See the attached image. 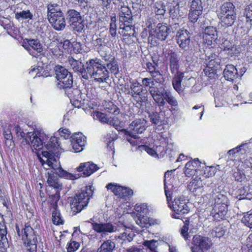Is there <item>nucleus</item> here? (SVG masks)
<instances>
[{"instance_id":"obj_1","label":"nucleus","mask_w":252,"mask_h":252,"mask_svg":"<svg viewBox=\"0 0 252 252\" xmlns=\"http://www.w3.org/2000/svg\"><path fill=\"white\" fill-rule=\"evenodd\" d=\"M70 67L79 73L85 79L89 77L99 83L106 82L109 78V72L98 59H91L87 62L85 67L80 60H77L70 57L68 59Z\"/></svg>"},{"instance_id":"obj_2","label":"nucleus","mask_w":252,"mask_h":252,"mask_svg":"<svg viewBox=\"0 0 252 252\" xmlns=\"http://www.w3.org/2000/svg\"><path fill=\"white\" fill-rule=\"evenodd\" d=\"M59 147L60 144L58 138L55 136L51 137L49 143L46 146L48 151L42 152L43 156L47 158V165L52 166L53 169L56 171V174L61 177L71 180L78 178L79 177L78 175H76L69 173L61 168L60 162L55 157Z\"/></svg>"},{"instance_id":"obj_3","label":"nucleus","mask_w":252,"mask_h":252,"mask_svg":"<svg viewBox=\"0 0 252 252\" xmlns=\"http://www.w3.org/2000/svg\"><path fill=\"white\" fill-rule=\"evenodd\" d=\"M93 194L91 187H86L74 196L68 198L70 203V212L72 215L80 212L89 203L90 197Z\"/></svg>"},{"instance_id":"obj_4","label":"nucleus","mask_w":252,"mask_h":252,"mask_svg":"<svg viewBox=\"0 0 252 252\" xmlns=\"http://www.w3.org/2000/svg\"><path fill=\"white\" fill-rule=\"evenodd\" d=\"M150 92L151 95L159 107L164 106L166 102L172 106L175 107L178 105L175 97L163 87H160L159 89L153 88L151 89Z\"/></svg>"},{"instance_id":"obj_5","label":"nucleus","mask_w":252,"mask_h":252,"mask_svg":"<svg viewBox=\"0 0 252 252\" xmlns=\"http://www.w3.org/2000/svg\"><path fill=\"white\" fill-rule=\"evenodd\" d=\"M22 240L26 252H37V232L29 223L25 225L21 231Z\"/></svg>"},{"instance_id":"obj_6","label":"nucleus","mask_w":252,"mask_h":252,"mask_svg":"<svg viewBox=\"0 0 252 252\" xmlns=\"http://www.w3.org/2000/svg\"><path fill=\"white\" fill-rule=\"evenodd\" d=\"M172 200L171 194L170 193V197L169 198V202L170 206H168L172 209L174 213L172 215L173 218L179 219L182 216L188 214L189 212V208L188 203L186 201L184 197H179L175 198L173 202H171ZM167 201H168L167 200ZM169 204L168 202H167Z\"/></svg>"},{"instance_id":"obj_7","label":"nucleus","mask_w":252,"mask_h":252,"mask_svg":"<svg viewBox=\"0 0 252 252\" xmlns=\"http://www.w3.org/2000/svg\"><path fill=\"white\" fill-rule=\"evenodd\" d=\"M128 94L130 95L138 106L141 108L148 102V93L144 91L143 87L137 82H133L130 85Z\"/></svg>"},{"instance_id":"obj_8","label":"nucleus","mask_w":252,"mask_h":252,"mask_svg":"<svg viewBox=\"0 0 252 252\" xmlns=\"http://www.w3.org/2000/svg\"><path fill=\"white\" fill-rule=\"evenodd\" d=\"M145 129V123L144 120L136 119L130 123L128 130L122 129L121 132H124L125 135L136 139L139 138L137 134L142 133Z\"/></svg>"},{"instance_id":"obj_9","label":"nucleus","mask_w":252,"mask_h":252,"mask_svg":"<svg viewBox=\"0 0 252 252\" xmlns=\"http://www.w3.org/2000/svg\"><path fill=\"white\" fill-rule=\"evenodd\" d=\"M192 252H206L212 245L211 240L207 237L195 235L192 239Z\"/></svg>"},{"instance_id":"obj_10","label":"nucleus","mask_w":252,"mask_h":252,"mask_svg":"<svg viewBox=\"0 0 252 252\" xmlns=\"http://www.w3.org/2000/svg\"><path fill=\"white\" fill-rule=\"evenodd\" d=\"M73 78L71 74L63 78L57 84V87L60 89H64L69 97H74L75 94H79L80 91L76 88H72Z\"/></svg>"},{"instance_id":"obj_11","label":"nucleus","mask_w":252,"mask_h":252,"mask_svg":"<svg viewBox=\"0 0 252 252\" xmlns=\"http://www.w3.org/2000/svg\"><path fill=\"white\" fill-rule=\"evenodd\" d=\"M163 54L166 58H169L171 73L173 74L181 73L178 71L179 58L177 54L173 49H170V47L163 49Z\"/></svg>"},{"instance_id":"obj_12","label":"nucleus","mask_w":252,"mask_h":252,"mask_svg":"<svg viewBox=\"0 0 252 252\" xmlns=\"http://www.w3.org/2000/svg\"><path fill=\"white\" fill-rule=\"evenodd\" d=\"M93 229L96 232L104 235L120 231L117 225L113 224L110 222L104 223L92 222Z\"/></svg>"},{"instance_id":"obj_13","label":"nucleus","mask_w":252,"mask_h":252,"mask_svg":"<svg viewBox=\"0 0 252 252\" xmlns=\"http://www.w3.org/2000/svg\"><path fill=\"white\" fill-rule=\"evenodd\" d=\"M41 135H37L34 132L27 133V136L25 139V144L31 145L35 150H39L42 148L43 142L41 139Z\"/></svg>"},{"instance_id":"obj_14","label":"nucleus","mask_w":252,"mask_h":252,"mask_svg":"<svg viewBox=\"0 0 252 252\" xmlns=\"http://www.w3.org/2000/svg\"><path fill=\"white\" fill-rule=\"evenodd\" d=\"M213 197L215 200V207L219 210L217 214L220 219H223L227 212V205L225 203L226 197L220 193H218Z\"/></svg>"},{"instance_id":"obj_15","label":"nucleus","mask_w":252,"mask_h":252,"mask_svg":"<svg viewBox=\"0 0 252 252\" xmlns=\"http://www.w3.org/2000/svg\"><path fill=\"white\" fill-rule=\"evenodd\" d=\"M190 34L187 30H180L176 34V38L179 47L182 49L187 47L190 41Z\"/></svg>"},{"instance_id":"obj_16","label":"nucleus","mask_w":252,"mask_h":252,"mask_svg":"<svg viewBox=\"0 0 252 252\" xmlns=\"http://www.w3.org/2000/svg\"><path fill=\"white\" fill-rule=\"evenodd\" d=\"M98 169L97 165L93 163L87 162L81 163L77 168L78 172H82L85 176H89Z\"/></svg>"},{"instance_id":"obj_17","label":"nucleus","mask_w":252,"mask_h":252,"mask_svg":"<svg viewBox=\"0 0 252 252\" xmlns=\"http://www.w3.org/2000/svg\"><path fill=\"white\" fill-rule=\"evenodd\" d=\"M188 187L189 191L196 193V195H199L202 193L203 184L200 178L196 177L193 179L189 182Z\"/></svg>"},{"instance_id":"obj_18","label":"nucleus","mask_w":252,"mask_h":252,"mask_svg":"<svg viewBox=\"0 0 252 252\" xmlns=\"http://www.w3.org/2000/svg\"><path fill=\"white\" fill-rule=\"evenodd\" d=\"M26 40L27 43L24 42L23 46L27 50L30 51L32 49L37 53H40L42 51V46L38 40L34 39H26Z\"/></svg>"},{"instance_id":"obj_19","label":"nucleus","mask_w":252,"mask_h":252,"mask_svg":"<svg viewBox=\"0 0 252 252\" xmlns=\"http://www.w3.org/2000/svg\"><path fill=\"white\" fill-rule=\"evenodd\" d=\"M48 19L56 30H62L65 27V21L63 17H48Z\"/></svg>"},{"instance_id":"obj_20","label":"nucleus","mask_w":252,"mask_h":252,"mask_svg":"<svg viewBox=\"0 0 252 252\" xmlns=\"http://www.w3.org/2000/svg\"><path fill=\"white\" fill-rule=\"evenodd\" d=\"M203 6L201 0H193L191 1L189 16H200L202 13Z\"/></svg>"},{"instance_id":"obj_21","label":"nucleus","mask_w":252,"mask_h":252,"mask_svg":"<svg viewBox=\"0 0 252 252\" xmlns=\"http://www.w3.org/2000/svg\"><path fill=\"white\" fill-rule=\"evenodd\" d=\"M223 75L225 79L232 81L237 78L238 71L234 65L228 64L223 71Z\"/></svg>"},{"instance_id":"obj_22","label":"nucleus","mask_w":252,"mask_h":252,"mask_svg":"<svg viewBox=\"0 0 252 252\" xmlns=\"http://www.w3.org/2000/svg\"><path fill=\"white\" fill-rule=\"evenodd\" d=\"M48 177L47 182L52 187V190L62 189V184L59 181V177L54 173L48 172Z\"/></svg>"},{"instance_id":"obj_23","label":"nucleus","mask_w":252,"mask_h":252,"mask_svg":"<svg viewBox=\"0 0 252 252\" xmlns=\"http://www.w3.org/2000/svg\"><path fill=\"white\" fill-rule=\"evenodd\" d=\"M170 32V28L166 25L158 24L156 30L157 37L162 41L166 39Z\"/></svg>"},{"instance_id":"obj_24","label":"nucleus","mask_w":252,"mask_h":252,"mask_svg":"<svg viewBox=\"0 0 252 252\" xmlns=\"http://www.w3.org/2000/svg\"><path fill=\"white\" fill-rule=\"evenodd\" d=\"M214 62L213 60H211L204 69L205 75L210 79H214L218 77L217 67L213 64Z\"/></svg>"},{"instance_id":"obj_25","label":"nucleus","mask_w":252,"mask_h":252,"mask_svg":"<svg viewBox=\"0 0 252 252\" xmlns=\"http://www.w3.org/2000/svg\"><path fill=\"white\" fill-rule=\"evenodd\" d=\"M70 22H71V27L75 31L80 32L84 28V23L82 17H71Z\"/></svg>"},{"instance_id":"obj_26","label":"nucleus","mask_w":252,"mask_h":252,"mask_svg":"<svg viewBox=\"0 0 252 252\" xmlns=\"http://www.w3.org/2000/svg\"><path fill=\"white\" fill-rule=\"evenodd\" d=\"M235 6L231 2H225L220 7V14L225 16H234L236 15Z\"/></svg>"},{"instance_id":"obj_27","label":"nucleus","mask_w":252,"mask_h":252,"mask_svg":"<svg viewBox=\"0 0 252 252\" xmlns=\"http://www.w3.org/2000/svg\"><path fill=\"white\" fill-rule=\"evenodd\" d=\"M115 247V242L111 239H108L103 242L96 252H113Z\"/></svg>"},{"instance_id":"obj_28","label":"nucleus","mask_w":252,"mask_h":252,"mask_svg":"<svg viewBox=\"0 0 252 252\" xmlns=\"http://www.w3.org/2000/svg\"><path fill=\"white\" fill-rule=\"evenodd\" d=\"M184 75L183 73H176L175 77L172 80V85L174 89L180 94L183 92L181 82L182 81Z\"/></svg>"},{"instance_id":"obj_29","label":"nucleus","mask_w":252,"mask_h":252,"mask_svg":"<svg viewBox=\"0 0 252 252\" xmlns=\"http://www.w3.org/2000/svg\"><path fill=\"white\" fill-rule=\"evenodd\" d=\"M55 71L56 77L58 81L71 74L66 68L60 65H56L55 67Z\"/></svg>"},{"instance_id":"obj_30","label":"nucleus","mask_w":252,"mask_h":252,"mask_svg":"<svg viewBox=\"0 0 252 252\" xmlns=\"http://www.w3.org/2000/svg\"><path fill=\"white\" fill-rule=\"evenodd\" d=\"M197 168V165L193 164V162L189 161L185 165L184 173L186 176L189 177L195 174Z\"/></svg>"},{"instance_id":"obj_31","label":"nucleus","mask_w":252,"mask_h":252,"mask_svg":"<svg viewBox=\"0 0 252 252\" xmlns=\"http://www.w3.org/2000/svg\"><path fill=\"white\" fill-rule=\"evenodd\" d=\"M62 189L52 190L50 195V203L53 208H58V202L60 198V190Z\"/></svg>"},{"instance_id":"obj_32","label":"nucleus","mask_w":252,"mask_h":252,"mask_svg":"<svg viewBox=\"0 0 252 252\" xmlns=\"http://www.w3.org/2000/svg\"><path fill=\"white\" fill-rule=\"evenodd\" d=\"M154 10L157 16H163L166 9L165 6L162 1H157L153 7Z\"/></svg>"},{"instance_id":"obj_33","label":"nucleus","mask_w":252,"mask_h":252,"mask_svg":"<svg viewBox=\"0 0 252 252\" xmlns=\"http://www.w3.org/2000/svg\"><path fill=\"white\" fill-rule=\"evenodd\" d=\"M62 16V11L59 6L56 3H50L48 6L47 16Z\"/></svg>"},{"instance_id":"obj_34","label":"nucleus","mask_w":252,"mask_h":252,"mask_svg":"<svg viewBox=\"0 0 252 252\" xmlns=\"http://www.w3.org/2000/svg\"><path fill=\"white\" fill-rule=\"evenodd\" d=\"M106 188L108 189L111 190L115 195L120 196L124 194L125 192H124V190H126V189H124L122 187L115 185L113 183L108 184Z\"/></svg>"},{"instance_id":"obj_35","label":"nucleus","mask_w":252,"mask_h":252,"mask_svg":"<svg viewBox=\"0 0 252 252\" xmlns=\"http://www.w3.org/2000/svg\"><path fill=\"white\" fill-rule=\"evenodd\" d=\"M137 217V218L135 220V221L141 227H147L148 225H150L149 218L148 217L138 213Z\"/></svg>"},{"instance_id":"obj_36","label":"nucleus","mask_w":252,"mask_h":252,"mask_svg":"<svg viewBox=\"0 0 252 252\" xmlns=\"http://www.w3.org/2000/svg\"><path fill=\"white\" fill-rule=\"evenodd\" d=\"M150 122L155 125L161 124V118L159 113L157 112H148Z\"/></svg>"},{"instance_id":"obj_37","label":"nucleus","mask_w":252,"mask_h":252,"mask_svg":"<svg viewBox=\"0 0 252 252\" xmlns=\"http://www.w3.org/2000/svg\"><path fill=\"white\" fill-rule=\"evenodd\" d=\"M53 209H54L52 212V220L53 223L56 225L63 224V220L60 211L58 210V208Z\"/></svg>"},{"instance_id":"obj_38","label":"nucleus","mask_w":252,"mask_h":252,"mask_svg":"<svg viewBox=\"0 0 252 252\" xmlns=\"http://www.w3.org/2000/svg\"><path fill=\"white\" fill-rule=\"evenodd\" d=\"M103 65V64H102ZM106 69H109L111 72L115 75L118 74L119 73V67L117 62L114 61V59H112V60L110 61V63L106 64V67L104 65ZM109 71L108 70H107ZM109 73V72H108Z\"/></svg>"},{"instance_id":"obj_39","label":"nucleus","mask_w":252,"mask_h":252,"mask_svg":"<svg viewBox=\"0 0 252 252\" xmlns=\"http://www.w3.org/2000/svg\"><path fill=\"white\" fill-rule=\"evenodd\" d=\"M183 11H186L185 8L183 7H180L178 4L170 7L169 14L171 16H182L184 12Z\"/></svg>"},{"instance_id":"obj_40","label":"nucleus","mask_w":252,"mask_h":252,"mask_svg":"<svg viewBox=\"0 0 252 252\" xmlns=\"http://www.w3.org/2000/svg\"><path fill=\"white\" fill-rule=\"evenodd\" d=\"M143 245L147 247L152 252H158L157 248L158 245V241L147 240L143 242Z\"/></svg>"},{"instance_id":"obj_41","label":"nucleus","mask_w":252,"mask_h":252,"mask_svg":"<svg viewBox=\"0 0 252 252\" xmlns=\"http://www.w3.org/2000/svg\"><path fill=\"white\" fill-rule=\"evenodd\" d=\"M71 138L76 139V141L79 144L80 146L85 147L86 144V137L81 133H78L73 134Z\"/></svg>"},{"instance_id":"obj_42","label":"nucleus","mask_w":252,"mask_h":252,"mask_svg":"<svg viewBox=\"0 0 252 252\" xmlns=\"http://www.w3.org/2000/svg\"><path fill=\"white\" fill-rule=\"evenodd\" d=\"M120 21L123 22L124 27L122 28L125 31H128V29H131L132 27L130 23H131L132 21V17H119Z\"/></svg>"},{"instance_id":"obj_43","label":"nucleus","mask_w":252,"mask_h":252,"mask_svg":"<svg viewBox=\"0 0 252 252\" xmlns=\"http://www.w3.org/2000/svg\"><path fill=\"white\" fill-rule=\"evenodd\" d=\"M142 84L145 88L149 87L148 91L151 94V89L153 88L155 89H159V88L155 86L154 81L151 78H144L142 80Z\"/></svg>"},{"instance_id":"obj_44","label":"nucleus","mask_w":252,"mask_h":252,"mask_svg":"<svg viewBox=\"0 0 252 252\" xmlns=\"http://www.w3.org/2000/svg\"><path fill=\"white\" fill-rule=\"evenodd\" d=\"M208 36H211L212 38H217V31L213 27H207L204 31L203 38H208Z\"/></svg>"},{"instance_id":"obj_45","label":"nucleus","mask_w":252,"mask_h":252,"mask_svg":"<svg viewBox=\"0 0 252 252\" xmlns=\"http://www.w3.org/2000/svg\"><path fill=\"white\" fill-rule=\"evenodd\" d=\"M3 136L5 140V144L8 146L12 145L13 143V136L11 133V130L9 128L4 129Z\"/></svg>"},{"instance_id":"obj_46","label":"nucleus","mask_w":252,"mask_h":252,"mask_svg":"<svg viewBox=\"0 0 252 252\" xmlns=\"http://www.w3.org/2000/svg\"><path fill=\"white\" fill-rule=\"evenodd\" d=\"M152 79L157 83L162 84L164 81L162 75L160 73L158 69L155 71L150 74Z\"/></svg>"},{"instance_id":"obj_47","label":"nucleus","mask_w":252,"mask_h":252,"mask_svg":"<svg viewBox=\"0 0 252 252\" xmlns=\"http://www.w3.org/2000/svg\"><path fill=\"white\" fill-rule=\"evenodd\" d=\"M242 221L245 225L250 228H252V212H247L242 219Z\"/></svg>"},{"instance_id":"obj_48","label":"nucleus","mask_w":252,"mask_h":252,"mask_svg":"<svg viewBox=\"0 0 252 252\" xmlns=\"http://www.w3.org/2000/svg\"><path fill=\"white\" fill-rule=\"evenodd\" d=\"M108 125L113 126L118 131H121L122 129L121 122L117 118H111L108 121Z\"/></svg>"},{"instance_id":"obj_49","label":"nucleus","mask_w":252,"mask_h":252,"mask_svg":"<svg viewBox=\"0 0 252 252\" xmlns=\"http://www.w3.org/2000/svg\"><path fill=\"white\" fill-rule=\"evenodd\" d=\"M235 17H220V20L222 26H231L234 22Z\"/></svg>"},{"instance_id":"obj_50","label":"nucleus","mask_w":252,"mask_h":252,"mask_svg":"<svg viewBox=\"0 0 252 252\" xmlns=\"http://www.w3.org/2000/svg\"><path fill=\"white\" fill-rule=\"evenodd\" d=\"M95 116L96 118L98 119L101 123L107 124H108V121H109L111 119V118L107 117L106 114L100 112H96Z\"/></svg>"},{"instance_id":"obj_51","label":"nucleus","mask_w":252,"mask_h":252,"mask_svg":"<svg viewBox=\"0 0 252 252\" xmlns=\"http://www.w3.org/2000/svg\"><path fill=\"white\" fill-rule=\"evenodd\" d=\"M135 210L136 212L140 213L146 214L148 212V206L147 204L143 203L140 205L136 204L135 206Z\"/></svg>"},{"instance_id":"obj_52","label":"nucleus","mask_w":252,"mask_h":252,"mask_svg":"<svg viewBox=\"0 0 252 252\" xmlns=\"http://www.w3.org/2000/svg\"><path fill=\"white\" fill-rule=\"evenodd\" d=\"M172 172V170L171 171H167L165 172L164 174V191H165V194L166 196V198L167 199L168 202H169V198L170 197V192L167 189V187L166 185V179L167 177H169V176L171 175V173ZM169 206H170L169 202H168Z\"/></svg>"},{"instance_id":"obj_53","label":"nucleus","mask_w":252,"mask_h":252,"mask_svg":"<svg viewBox=\"0 0 252 252\" xmlns=\"http://www.w3.org/2000/svg\"><path fill=\"white\" fill-rule=\"evenodd\" d=\"M189 229V224L186 221L181 229V234L186 240H188L189 237L188 233Z\"/></svg>"},{"instance_id":"obj_54","label":"nucleus","mask_w":252,"mask_h":252,"mask_svg":"<svg viewBox=\"0 0 252 252\" xmlns=\"http://www.w3.org/2000/svg\"><path fill=\"white\" fill-rule=\"evenodd\" d=\"M79 246L80 244L79 243L72 241L67 245V252H74L79 248Z\"/></svg>"},{"instance_id":"obj_55","label":"nucleus","mask_w":252,"mask_h":252,"mask_svg":"<svg viewBox=\"0 0 252 252\" xmlns=\"http://www.w3.org/2000/svg\"><path fill=\"white\" fill-rule=\"evenodd\" d=\"M233 176L236 181L240 182L245 178V176L242 171L238 170L233 173Z\"/></svg>"},{"instance_id":"obj_56","label":"nucleus","mask_w":252,"mask_h":252,"mask_svg":"<svg viewBox=\"0 0 252 252\" xmlns=\"http://www.w3.org/2000/svg\"><path fill=\"white\" fill-rule=\"evenodd\" d=\"M75 140L76 139H72V138H71V144L72 148L75 152H81L84 149V147L80 146L79 144H78Z\"/></svg>"},{"instance_id":"obj_57","label":"nucleus","mask_w":252,"mask_h":252,"mask_svg":"<svg viewBox=\"0 0 252 252\" xmlns=\"http://www.w3.org/2000/svg\"><path fill=\"white\" fill-rule=\"evenodd\" d=\"M146 66L148 71L150 74L158 69V65L155 63L148 62L146 63Z\"/></svg>"},{"instance_id":"obj_58","label":"nucleus","mask_w":252,"mask_h":252,"mask_svg":"<svg viewBox=\"0 0 252 252\" xmlns=\"http://www.w3.org/2000/svg\"><path fill=\"white\" fill-rule=\"evenodd\" d=\"M224 50L227 52V54L230 56H232L233 55L237 54L239 53V51L234 45L233 46H231L230 47H225Z\"/></svg>"},{"instance_id":"obj_59","label":"nucleus","mask_w":252,"mask_h":252,"mask_svg":"<svg viewBox=\"0 0 252 252\" xmlns=\"http://www.w3.org/2000/svg\"><path fill=\"white\" fill-rule=\"evenodd\" d=\"M59 133L61 137L64 139H66L70 135L71 132L67 128H60L59 130Z\"/></svg>"},{"instance_id":"obj_60","label":"nucleus","mask_w":252,"mask_h":252,"mask_svg":"<svg viewBox=\"0 0 252 252\" xmlns=\"http://www.w3.org/2000/svg\"><path fill=\"white\" fill-rule=\"evenodd\" d=\"M246 144H242L240 146H237L235 148H233L231 150H230L228 151L227 154L229 155H233V154L238 153L239 151H241L242 150V147H244V146H246Z\"/></svg>"},{"instance_id":"obj_61","label":"nucleus","mask_w":252,"mask_h":252,"mask_svg":"<svg viewBox=\"0 0 252 252\" xmlns=\"http://www.w3.org/2000/svg\"><path fill=\"white\" fill-rule=\"evenodd\" d=\"M41 69V68H39V67H32L30 72H29V74L31 75V76H34V77H36L37 76L38 74L39 73V72H40V70Z\"/></svg>"},{"instance_id":"obj_62","label":"nucleus","mask_w":252,"mask_h":252,"mask_svg":"<svg viewBox=\"0 0 252 252\" xmlns=\"http://www.w3.org/2000/svg\"><path fill=\"white\" fill-rule=\"evenodd\" d=\"M215 232H216V236L217 237H219V238H220V237L223 236L225 233V231L222 228H217L215 230Z\"/></svg>"},{"instance_id":"obj_63","label":"nucleus","mask_w":252,"mask_h":252,"mask_svg":"<svg viewBox=\"0 0 252 252\" xmlns=\"http://www.w3.org/2000/svg\"><path fill=\"white\" fill-rule=\"evenodd\" d=\"M193 110H196V109H200L201 110L200 112V119L201 120L202 118V117L204 114V107L202 105H195L192 108Z\"/></svg>"},{"instance_id":"obj_64","label":"nucleus","mask_w":252,"mask_h":252,"mask_svg":"<svg viewBox=\"0 0 252 252\" xmlns=\"http://www.w3.org/2000/svg\"><path fill=\"white\" fill-rule=\"evenodd\" d=\"M110 32L112 36H115L116 34V25L115 23L110 24Z\"/></svg>"}]
</instances>
